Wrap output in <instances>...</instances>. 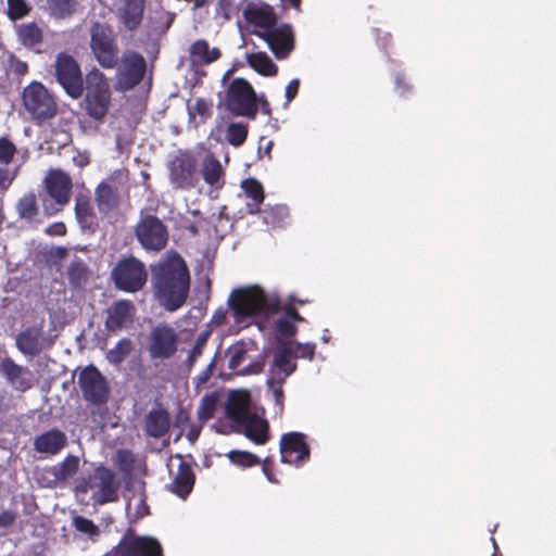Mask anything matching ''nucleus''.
<instances>
[{"instance_id": "1", "label": "nucleus", "mask_w": 556, "mask_h": 556, "mask_svg": "<svg viewBox=\"0 0 556 556\" xmlns=\"http://www.w3.org/2000/svg\"><path fill=\"white\" fill-rule=\"evenodd\" d=\"M152 286L157 301L167 311L180 308L187 301L190 274L185 260L176 252L152 266Z\"/></svg>"}, {"instance_id": "2", "label": "nucleus", "mask_w": 556, "mask_h": 556, "mask_svg": "<svg viewBox=\"0 0 556 556\" xmlns=\"http://www.w3.org/2000/svg\"><path fill=\"white\" fill-rule=\"evenodd\" d=\"M237 323L258 315H270L281 309L277 296L268 295L261 287L251 286L233 290L228 300Z\"/></svg>"}, {"instance_id": "3", "label": "nucleus", "mask_w": 556, "mask_h": 556, "mask_svg": "<svg viewBox=\"0 0 556 556\" xmlns=\"http://www.w3.org/2000/svg\"><path fill=\"white\" fill-rule=\"evenodd\" d=\"M81 109L86 115L97 123H102L111 108L112 90L108 77L99 68L93 67L86 74Z\"/></svg>"}, {"instance_id": "4", "label": "nucleus", "mask_w": 556, "mask_h": 556, "mask_svg": "<svg viewBox=\"0 0 556 556\" xmlns=\"http://www.w3.org/2000/svg\"><path fill=\"white\" fill-rule=\"evenodd\" d=\"M89 48L93 59L104 70L118 65L119 48L113 27L106 22L94 21L89 27Z\"/></svg>"}, {"instance_id": "5", "label": "nucleus", "mask_w": 556, "mask_h": 556, "mask_svg": "<svg viewBox=\"0 0 556 556\" xmlns=\"http://www.w3.org/2000/svg\"><path fill=\"white\" fill-rule=\"evenodd\" d=\"M22 103L26 112L37 123L52 119L58 114V102L42 83L33 80L22 91Z\"/></svg>"}, {"instance_id": "6", "label": "nucleus", "mask_w": 556, "mask_h": 556, "mask_svg": "<svg viewBox=\"0 0 556 556\" xmlns=\"http://www.w3.org/2000/svg\"><path fill=\"white\" fill-rule=\"evenodd\" d=\"M111 279L117 290L136 293L147 285L148 271L144 263L136 256H123L112 268Z\"/></svg>"}, {"instance_id": "7", "label": "nucleus", "mask_w": 556, "mask_h": 556, "mask_svg": "<svg viewBox=\"0 0 556 556\" xmlns=\"http://www.w3.org/2000/svg\"><path fill=\"white\" fill-rule=\"evenodd\" d=\"M224 105L233 116L253 119L257 114V96L248 80L237 77L226 89Z\"/></svg>"}, {"instance_id": "8", "label": "nucleus", "mask_w": 556, "mask_h": 556, "mask_svg": "<svg viewBox=\"0 0 556 556\" xmlns=\"http://www.w3.org/2000/svg\"><path fill=\"white\" fill-rule=\"evenodd\" d=\"M52 66L55 80L65 93L74 100L81 98L85 90L86 76H83L78 61L66 52H60L56 54Z\"/></svg>"}, {"instance_id": "9", "label": "nucleus", "mask_w": 556, "mask_h": 556, "mask_svg": "<svg viewBox=\"0 0 556 556\" xmlns=\"http://www.w3.org/2000/svg\"><path fill=\"white\" fill-rule=\"evenodd\" d=\"M134 231L139 244L148 252H160L168 243L167 226L155 215L141 212Z\"/></svg>"}, {"instance_id": "10", "label": "nucleus", "mask_w": 556, "mask_h": 556, "mask_svg": "<svg viewBox=\"0 0 556 556\" xmlns=\"http://www.w3.org/2000/svg\"><path fill=\"white\" fill-rule=\"evenodd\" d=\"M199 162L188 150H180L167 165L168 179L175 189L191 190L199 182Z\"/></svg>"}, {"instance_id": "11", "label": "nucleus", "mask_w": 556, "mask_h": 556, "mask_svg": "<svg viewBox=\"0 0 556 556\" xmlns=\"http://www.w3.org/2000/svg\"><path fill=\"white\" fill-rule=\"evenodd\" d=\"M43 187L53 201L52 206L45 205L46 213L51 216L63 210L71 201L73 181L71 176L60 168H51L43 178Z\"/></svg>"}, {"instance_id": "12", "label": "nucleus", "mask_w": 556, "mask_h": 556, "mask_svg": "<svg viewBox=\"0 0 556 556\" xmlns=\"http://www.w3.org/2000/svg\"><path fill=\"white\" fill-rule=\"evenodd\" d=\"M116 88L128 91L138 86L146 74V59L136 51H125L115 67Z\"/></svg>"}, {"instance_id": "13", "label": "nucleus", "mask_w": 556, "mask_h": 556, "mask_svg": "<svg viewBox=\"0 0 556 556\" xmlns=\"http://www.w3.org/2000/svg\"><path fill=\"white\" fill-rule=\"evenodd\" d=\"M77 383L87 402L96 406H101L109 401V383L96 366L89 365L85 367L78 375Z\"/></svg>"}, {"instance_id": "14", "label": "nucleus", "mask_w": 556, "mask_h": 556, "mask_svg": "<svg viewBox=\"0 0 556 556\" xmlns=\"http://www.w3.org/2000/svg\"><path fill=\"white\" fill-rule=\"evenodd\" d=\"M90 477L93 490H96L92 494L94 504L104 505L118 500L119 481L112 469L105 466H98Z\"/></svg>"}, {"instance_id": "15", "label": "nucleus", "mask_w": 556, "mask_h": 556, "mask_svg": "<svg viewBox=\"0 0 556 556\" xmlns=\"http://www.w3.org/2000/svg\"><path fill=\"white\" fill-rule=\"evenodd\" d=\"M137 308L130 300L114 301L105 309L104 327L108 333H118L130 328L136 318Z\"/></svg>"}, {"instance_id": "16", "label": "nucleus", "mask_w": 556, "mask_h": 556, "mask_svg": "<svg viewBox=\"0 0 556 556\" xmlns=\"http://www.w3.org/2000/svg\"><path fill=\"white\" fill-rule=\"evenodd\" d=\"M281 462L296 467L309 460L311 448L306 435L301 432H288L280 439Z\"/></svg>"}, {"instance_id": "17", "label": "nucleus", "mask_w": 556, "mask_h": 556, "mask_svg": "<svg viewBox=\"0 0 556 556\" xmlns=\"http://www.w3.org/2000/svg\"><path fill=\"white\" fill-rule=\"evenodd\" d=\"M253 34L263 39L279 60L288 58L294 48V35L292 27L288 24L276 25L269 30L253 31Z\"/></svg>"}, {"instance_id": "18", "label": "nucleus", "mask_w": 556, "mask_h": 556, "mask_svg": "<svg viewBox=\"0 0 556 556\" xmlns=\"http://www.w3.org/2000/svg\"><path fill=\"white\" fill-rule=\"evenodd\" d=\"M177 333L168 325L154 327L149 336V353L152 358L167 359L177 351Z\"/></svg>"}, {"instance_id": "19", "label": "nucleus", "mask_w": 556, "mask_h": 556, "mask_svg": "<svg viewBox=\"0 0 556 556\" xmlns=\"http://www.w3.org/2000/svg\"><path fill=\"white\" fill-rule=\"evenodd\" d=\"M146 2V0H121L117 18L127 31H135L141 26Z\"/></svg>"}, {"instance_id": "20", "label": "nucleus", "mask_w": 556, "mask_h": 556, "mask_svg": "<svg viewBox=\"0 0 556 556\" xmlns=\"http://www.w3.org/2000/svg\"><path fill=\"white\" fill-rule=\"evenodd\" d=\"M45 333L41 327L30 326L22 330L15 339L16 348L26 356H37L45 349Z\"/></svg>"}, {"instance_id": "21", "label": "nucleus", "mask_w": 556, "mask_h": 556, "mask_svg": "<svg viewBox=\"0 0 556 556\" xmlns=\"http://www.w3.org/2000/svg\"><path fill=\"white\" fill-rule=\"evenodd\" d=\"M117 556H164L160 542L150 536H138L122 545Z\"/></svg>"}, {"instance_id": "22", "label": "nucleus", "mask_w": 556, "mask_h": 556, "mask_svg": "<svg viewBox=\"0 0 556 556\" xmlns=\"http://www.w3.org/2000/svg\"><path fill=\"white\" fill-rule=\"evenodd\" d=\"M177 457L180 458V463L168 490L178 497L186 500L194 486L195 475L191 465L184 460L181 455Z\"/></svg>"}, {"instance_id": "23", "label": "nucleus", "mask_w": 556, "mask_h": 556, "mask_svg": "<svg viewBox=\"0 0 556 556\" xmlns=\"http://www.w3.org/2000/svg\"><path fill=\"white\" fill-rule=\"evenodd\" d=\"M248 24L258 28L254 31H266L277 25V16L273 9L267 5H248L243 11Z\"/></svg>"}, {"instance_id": "24", "label": "nucleus", "mask_w": 556, "mask_h": 556, "mask_svg": "<svg viewBox=\"0 0 556 556\" xmlns=\"http://www.w3.org/2000/svg\"><path fill=\"white\" fill-rule=\"evenodd\" d=\"M67 445L66 434L59 429H50L37 435L34 441L35 450L40 454L56 455Z\"/></svg>"}, {"instance_id": "25", "label": "nucleus", "mask_w": 556, "mask_h": 556, "mask_svg": "<svg viewBox=\"0 0 556 556\" xmlns=\"http://www.w3.org/2000/svg\"><path fill=\"white\" fill-rule=\"evenodd\" d=\"M75 216L81 229L91 233L99 227L98 216L94 212L90 197L79 193L75 198Z\"/></svg>"}, {"instance_id": "26", "label": "nucleus", "mask_w": 556, "mask_h": 556, "mask_svg": "<svg viewBox=\"0 0 556 556\" xmlns=\"http://www.w3.org/2000/svg\"><path fill=\"white\" fill-rule=\"evenodd\" d=\"M250 394L248 391L231 392L226 404V414L237 426L253 415L250 410Z\"/></svg>"}, {"instance_id": "27", "label": "nucleus", "mask_w": 556, "mask_h": 556, "mask_svg": "<svg viewBox=\"0 0 556 556\" xmlns=\"http://www.w3.org/2000/svg\"><path fill=\"white\" fill-rule=\"evenodd\" d=\"M296 369V363L293 362V354L287 346L280 348L275 352L274 361L269 369V378H279L287 380Z\"/></svg>"}, {"instance_id": "28", "label": "nucleus", "mask_w": 556, "mask_h": 556, "mask_svg": "<svg viewBox=\"0 0 556 556\" xmlns=\"http://www.w3.org/2000/svg\"><path fill=\"white\" fill-rule=\"evenodd\" d=\"M238 427H240L244 435L255 444L263 445L269 439L268 422L255 414L240 422Z\"/></svg>"}, {"instance_id": "29", "label": "nucleus", "mask_w": 556, "mask_h": 556, "mask_svg": "<svg viewBox=\"0 0 556 556\" xmlns=\"http://www.w3.org/2000/svg\"><path fill=\"white\" fill-rule=\"evenodd\" d=\"M200 172L206 185L217 189L224 186L225 170L214 154L210 153L203 159Z\"/></svg>"}, {"instance_id": "30", "label": "nucleus", "mask_w": 556, "mask_h": 556, "mask_svg": "<svg viewBox=\"0 0 556 556\" xmlns=\"http://www.w3.org/2000/svg\"><path fill=\"white\" fill-rule=\"evenodd\" d=\"M170 427V416L163 408H154L146 418V433L152 438H162Z\"/></svg>"}, {"instance_id": "31", "label": "nucleus", "mask_w": 556, "mask_h": 556, "mask_svg": "<svg viewBox=\"0 0 556 556\" xmlns=\"http://www.w3.org/2000/svg\"><path fill=\"white\" fill-rule=\"evenodd\" d=\"M1 372L7 377L10 383L16 389L25 391L30 388V383L25 379L26 375H30L29 370L11 358H4L1 363Z\"/></svg>"}, {"instance_id": "32", "label": "nucleus", "mask_w": 556, "mask_h": 556, "mask_svg": "<svg viewBox=\"0 0 556 556\" xmlns=\"http://www.w3.org/2000/svg\"><path fill=\"white\" fill-rule=\"evenodd\" d=\"M96 202L101 213L108 214L118 206L119 194L116 187L108 182H101L96 188Z\"/></svg>"}, {"instance_id": "33", "label": "nucleus", "mask_w": 556, "mask_h": 556, "mask_svg": "<svg viewBox=\"0 0 556 556\" xmlns=\"http://www.w3.org/2000/svg\"><path fill=\"white\" fill-rule=\"evenodd\" d=\"M241 188L248 199L252 202L247 203L249 214H257L260 206L265 199L263 185L255 178H247L242 180Z\"/></svg>"}, {"instance_id": "34", "label": "nucleus", "mask_w": 556, "mask_h": 556, "mask_svg": "<svg viewBox=\"0 0 556 556\" xmlns=\"http://www.w3.org/2000/svg\"><path fill=\"white\" fill-rule=\"evenodd\" d=\"M18 41L26 48L33 49L43 41V30L36 22L22 23L16 27Z\"/></svg>"}, {"instance_id": "35", "label": "nucleus", "mask_w": 556, "mask_h": 556, "mask_svg": "<svg viewBox=\"0 0 556 556\" xmlns=\"http://www.w3.org/2000/svg\"><path fill=\"white\" fill-rule=\"evenodd\" d=\"M256 349L253 340H239L231 344L228 349L229 361L228 367L231 370H238L242 363L247 359L248 354Z\"/></svg>"}, {"instance_id": "36", "label": "nucleus", "mask_w": 556, "mask_h": 556, "mask_svg": "<svg viewBox=\"0 0 556 556\" xmlns=\"http://www.w3.org/2000/svg\"><path fill=\"white\" fill-rule=\"evenodd\" d=\"M190 54L194 61L201 64H211L222 56L218 48H210L205 39H198L190 47Z\"/></svg>"}, {"instance_id": "37", "label": "nucleus", "mask_w": 556, "mask_h": 556, "mask_svg": "<svg viewBox=\"0 0 556 556\" xmlns=\"http://www.w3.org/2000/svg\"><path fill=\"white\" fill-rule=\"evenodd\" d=\"M77 0H47V10L55 20H66L77 11Z\"/></svg>"}, {"instance_id": "38", "label": "nucleus", "mask_w": 556, "mask_h": 556, "mask_svg": "<svg viewBox=\"0 0 556 556\" xmlns=\"http://www.w3.org/2000/svg\"><path fill=\"white\" fill-rule=\"evenodd\" d=\"M249 65L263 76H275L278 73V66L265 52H257L248 55Z\"/></svg>"}, {"instance_id": "39", "label": "nucleus", "mask_w": 556, "mask_h": 556, "mask_svg": "<svg viewBox=\"0 0 556 556\" xmlns=\"http://www.w3.org/2000/svg\"><path fill=\"white\" fill-rule=\"evenodd\" d=\"M89 277L90 270L83 260L76 258L70 264L67 268V278L74 289L81 288L87 283Z\"/></svg>"}, {"instance_id": "40", "label": "nucleus", "mask_w": 556, "mask_h": 556, "mask_svg": "<svg viewBox=\"0 0 556 556\" xmlns=\"http://www.w3.org/2000/svg\"><path fill=\"white\" fill-rule=\"evenodd\" d=\"M263 222L270 227H280L289 215L286 205H266L263 210L260 208Z\"/></svg>"}, {"instance_id": "41", "label": "nucleus", "mask_w": 556, "mask_h": 556, "mask_svg": "<svg viewBox=\"0 0 556 556\" xmlns=\"http://www.w3.org/2000/svg\"><path fill=\"white\" fill-rule=\"evenodd\" d=\"M18 216L23 219L33 220L38 214L37 197L29 192L24 194L16 204Z\"/></svg>"}, {"instance_id": "42", "label": "nucleus", "mask_w": 556, "mask_h": 556, "mask_svg": "<svg viewBox=\"0 0 556 556\" xmlns=\"http://www.w3.org/2000/svg\"><path fill=\"white\" fill-rule=\"evenodd\" d=\"M132 351V342L128 338H123L117 341V343L112 348L108 354L106 358L111 364L119 365L123 363Z\"/></svg>"}, {"instance_id": "43", "label": "nucleus", "mask_w": 556, "mask_h": 556, "mask_svg": "<svg viewBox=\"0 0 556 556\" xmlns=\"http://www.w3.org/2000/svg\"><path fill=\"white\" fill-rule=\"evenodd\" d=\"M5 75L8 78L21 80L28 73V64L18 59L15 54L10 53L5 64Z\"/></svg>"}, {"instance_id": "44", "label": "nucleus", "mask_w": 556, "mask_h": 556, "mask_svg": "<svg viewBox=\"0 0 556 556\" xmlns=\"http://www.w3.org/2000/svg\"><path fill=\"white\" fill-rule=\"evenodd\" d=\"M79 468V458L74 455L66 456L55 468L54 476L58 480L65 481L72 478Z\"/></svg>"}, {"instance_id": "45", "label": "nucleus", "mask_w": 556, "mask_h": 556, "mask_svg": "<svg viewBox=\"0 0 556 556\" xmlns=\"http://www.w3.org/2000/svg\"><path fill=\"white\" fill-rule=\"evenodd\" d=\"M190 118L200 116V122L205 123L213 115V101L198 98L193 105H188Z\"/></svg>"}, {"instance_id": "46", "label": "nucleus", "mask_w": 556, "mask_h": 556, "mask_svg": "<svg viewBox=\"0 0 556 556\" xmlns=\"http://www.w3.org/2000/svg\"><path fill=\"white\" fill-rule=\"evenodd\" d=\"M249 128L243 123H230L227 127L226 139L233 147H240L248 138Z\"/></svg>"}, {"instance_id": "47", "label": "nucleus", "mask_w": 556, "mask_h": 556, "mask_svg": "<svg viewBox=\"0 0 556 556\" xmlns=\"http://www.w3.org/2000/svg\"><path fill=\"white\" fill-rule=\"evenodd\" d=\"M218 403V397L216 393L205 394L200 402L198 407V418L201 421H207L214 417V413L216 410Z\"/></svg>"}, {"instance_id": "48", "label": "nucleus", "mask_w": 556, "mask_h": 556, "mask_svg": "<svg viewBox=\"0 0 556 556\" xmlns=\"http://www.w3.org/2000/svg\"><path fill=\"white\" fill-rule=\"evenodd\" d=\"M8 1V10L7 15L10 21L15 22L27 16L31 7L28 4L26 0H7Z\"/></svg>"}, {"instance_id": "49", "label": "nucleus", "mask_w": 556, "mask_h": 556, "mask_svg": "<svg viewBox=\"0 0 556 556\" xmlns=\"http://www.w3.org/2000/svg\"><path fill=\"white\" fill-rule=\"evenodd\" d=\"M228 458L235 465L248 468L261 464V459L255 454L245 451H230Z\"/></svg>"}, {"instance_id": "50", "label": "nucleus", "mask_w": 556, "mask_h": 556, "mask_svg": "<svg viewBox=\"0 0 556 556\" xmlns=\"http://www.w3.org/2000/svg\"><path fill=\"white\" fill-rule=\"evenodd\" d=\"M210 331L205 330V331H202L198 337H197V340H195V343L193 345V348L191 349L189 355H188V358L186 361L187 363V366L189 368V370L192 369V367L194 366L198 357H200L203 353V350L207 343V340L210 338Z\"/></svg>"}, {"instance_id": "51", "label": "nucleus", "mask_w": 556, "mask_h": 556, "mask_svg": "<svg viewBox=\"0 0 556 556\" xmlns=\"http://www.w3.org/2000/svg\"><path fill=\"white\" fill-rule=\"evenodd\" d=\"M286 380L282 379L279 381V378H269L267 377L266 384L268 389L273 392L275 404L279 407V410H283V402H285V392L283 384Z\"/></svg>"}, {"instance_id": "52", "label": "nucleus", "mask_w": 556, "mask_h": 556, "mask_svg": "<svg viewBox=\"0 0 556 556\" xmlns=\"http://www.w3.org/2000/svg\"><path fill=\"white\" fill-rule=\"evenodd\" d=\"M73 525L77 531L86 533L88 535H96L99 533V529L94 525V522L83 516H76L73 519Z\"/></svg>"}, {"instance_id": "53", "label": "nucleus", "mask_w": 556, "mask_h": 556, "mask_svg": "<svg viewBox=\"0 0 556 556\" xmlns=\"http://www.w3.org/2000/svg\"><path fill=\"white\" fill-rule=\"evenodd\" d=\"M266 356L258 354L249 365L238 370L237 372L242 376L257 375L263 371L265 366Z\"/></svg>"}, {"instance_id": "54", "label": "nucleus", "mask_w": 556, "mask_h": 556, "mask_svg": "<svg viewBox=\"0 0 556 556\" xmlns=\"http://www.w3.org/2000/svg\"><path fill=\"white\" fill-rule=\"evenodd\" d=\"M16 148L8 138H0V163L8 165L13 160Z\"/></svg>"}, {"instance_id": "55", "label": "nucleus", "mask_w": 556, "mask_h": 556, "mask_svg": "<svg viewBox=\"0 0 556 556\" xmlns=\"http://www.w3.org/2000/svg\"><path fill=\"white\" fill-rule=\"evenodd\" d=\"M275 328L280 336L286 338L293 337L298 330L296 326L294 325V321L283 317H280L275 321Z\"/></svg>"}, {"instance_id": "56", "label": "nucleus", "mask_w": 556, "mask_h": 556, "mask_svg": "<svg viewBox=\"0 0 556 556\" xmlns=\"http://www.w3.org/2000/svg\"><path fill=\"white\" fill-rule=\"evenodd\" d=\"M216 356L211 361V363L205 367V369H203L199 375H197L193 378V383L195 384L197 388L205 384L211 379L214 372Z\"/></svg>"}, {"instance_id": "57", "label": "nucleus", "mask_w": 556, "mask_h": 556, "mask_svg": "<svg viewBox=\"0 0 556 556\" xmlns=\"http://www.w3.org/2000/svg\"><path fill=\"white\" fill-rule=\"evenodd\" d=\"M316 345L314 343H296L294 357L307 358L312 361L315 355Z\"/></svg>"}, {"instance_id": "58", "label": "nucleus", "mask_w": 556, "mask_h": 556, "mask_svg": "<svg viewBox=\"0 0 556 556\" xmlns=\"http://www.w3.org/2000/svg\"><path fill=\"white\" fill-rule=\"evenodd\" d=\"M17 518V514L13 510L7 509L0 513V528L12 527Z\"/></svg>"}, {"instance_id": "59", "label": "nucleus", "mask_w": 556, "mask_h": 556, "mask_svg": "<svg viewBox=\"0 0 556 556\" xmlns=\"http://www.w3.org/2000/svg\"><path fill=\"white\" fill-rule=\"evenodd\" d=\"M300 89V80L298 78L292 79L286 87V100L287 104H289L299 93Z\"/></svg>"}, {"instance_id": "60", "label": "nucleus", "mask_w": 556, "mask_h": 556, "mask_svg": "<svg viewBox=\"0 0 556 556\" xmlns=\"http://www.w3.org/2000/svg\"><path fill=\"white\" fill-rule=\"evenodd\" d=\"M227 309L220 307L213 313L212 324L215 326H222L226 323Z\"/></svg>"}, {"instance_id": "61", "label": "nucleus", "mask_w": 556, "mask_h": 556, "mask_svg": "<svg viewBox=\"0 0 556 556\" xmlns=\"http://www.w3.org/2000/svg\"><path fill=\"white\" fill-rule=\"evenodd\" d=\"M285 317L292 321H304V318L299 314L298 309L293 305H287L285 307Z\"/></svg>"}, {"instance_id": "62", "label": "nucleus", "mask_w": 556, "mask_h": 556, "mask_svg": "<svg viewBox=\"0 0 556 556\" xmlns=\"http://www.w3.org/2000/svg\"><path fill=\"white\" fill-rule=\"evenodd\" d=\"M233 3V0H218L216 12L217 14H223L226 17H229V11Z\"/></svg>"}, {"instance_id": "63", "label": "nucleus", "mask_w": 556, "mask_h": 556, "mask_svg": "<svg viewBox=\"0 0 556 556\" xmlns=\"http://www.w3.org/2000/svg\"><path fill=\"white\" fill-rule=\"evenodd\" d=\"M89 490H93L90 476L87 479H80L76 485V492L78 493H87Z\"/></svg>"}, {"instance_id": "64", "label": "nucleus", "mask_w": 556, "mask_h": 556, "mask_svg": "<svg viewBox=\"0 0 556 556\" xmlns=\"http://www.w3.org/2000/svg\"><path fill=\"white\" fill-rule=\"evenodd\" d=\"M263 472L266 476V478L268 479V481H270L273 483H278V480L275 478L274 472H273V464H271V462L268 460V458H266L264 462Z\"/></svg>"}]
</instances>
